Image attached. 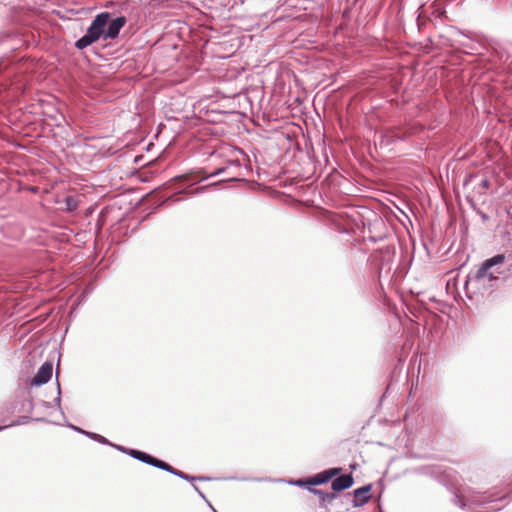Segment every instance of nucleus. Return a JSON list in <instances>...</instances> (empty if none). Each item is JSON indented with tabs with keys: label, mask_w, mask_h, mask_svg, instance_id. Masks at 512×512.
Instances as JSON below:
<instances>
[{
	"label": "nucleus",
	"mask_w": 512,
	"mask_h": 512,
	"mask_svg": "<svg viewBox=\"0 0 512 512\" xmlns=\"http://www.w3.org/2000/svg\"><path fill=\"white\" fill-rule=\"evenodd\" d=\"M369 240H370L371 242H376V241H377V240H376V238H375V237H372V236H371V237H369Z\"/></svg>",
	"instance_id": "obj_24"
},
{
	"label": "nucleus",
	"mask_w": 512,
	"mask_h": 512,
	"mask_svg": "<svg viewBox=\"0 0 512 512\" xmlns=\"http://www.w3.org/2000/svg\"><path fill=\"white\" fill-rule=\"evenodd\" d=\"M308 491L317 495L322 504L330 503L336 498V494L330 493V492H324L321 489L308 487Z\"/></svg>",
	"instance_id": "obj_11"
},
{
	"label": "nucleus",
	"mask_w": 512,
	"mask_h": 512,
	"mask_svg": "<svg viewBox=\"0 0 512 512\" xmlns=\"http://www.w3.org/2000/svg\"><path fill=\"white\" fill-rule=\"evenodd\" d=\"M52 374H53L52 363L49 361L44 362L40 366L36 375L33 377L32 381H31V385L39 387V386L46 384L51 379Z\"/></svg>",
	"instance_id": "obj_5"
},
{
	"label": "nucleus",
	"mask_w": 512,
	"mask_h": 512,
	"mask_svg": "<svg viewBox=\"0 0 512 512\" xmlns=\"http://www.w3.org/2000/svg\"><path fill=\"white\" fill-rule=\"evenodd\" d=\"M151 466L156 467L158 469H161L163 471H166V472H168L170 474H173V475H175V476H177V477H179V478H181V479H183L185 481H189V482L196 481V476H191L189 474H186L183 471L174 468L173 466H171L167 462H165V461H163L161 459H158L156 457L153 458Z\"/></svg>",
	"instance_id": "obj_4"
},
{
	"label": "nucleus",
	"mask_w": 512,
	"mask_h": 512,
	"mask_svg": "<svg viewBox=\"0 0 512 512\" xmlns=\"http://www.w3.org/2000/svg\"><path fill=\"white\" fill-rule=\"evenodd\" d=\"M180 198L176 197V195L174 196V200L175 201H179Z\"/></svg>",
	"instance_id": "obj_26"
},
{
	"label": "nucleus",
	"mask_w": 512,
	"mask_h": 512,
	"mask_svg": "<svg viewBox=\"0 0 512 512\" xmlns=\"http://www.w3.org/2000/svg\"><path fill=\"white\" fill-rule=\"evenodd\" d=\"M205 190V187H200L198 189H196L193 193L196 194V193H200V192H203Z\"/></svg>",
	"instance_id": "obj_22"
},
{
	"label": "nucleus",
	"mask_w": 512,
	"mask_h": 512,
	"mask_svg": "<svg viewBox=\"0 0 512 512\" xmlns=\"http://www.w3.org/2000/svg\"><path fill=\"white\" fill-rule=\"evenodd\" d=\"M30 420H31V418L28 417V416H20L17 420L13 421L12 423H10L8 425L0 426V432L5 430V429H7V428L13 427V426H18V425L26 424Z\"/></svg>",
	"instance_id": "obj_13"
},
{
	"label": "nucleus",
	"mask_w": 512,
	"mask_h": 512,
	"mask_svg": "<svg viewBox=\"0 0 512 512\" xmlns=\"http://www.w3.org/2000/svg\"><path fill=\"white\" fill-rule=\"evenodd\" d=\"M496 53L500 61L506 62L512 57V47L510 45L499 46Z\"/></svg>",
	"instance_id": "obj_12"
},
{
	"label": "nucleus",
	"mask_w": 512,
	"mask_h": 512,
	"mask_svg": "<svg viewBox=\"0 0 512 512\" xmlns=\"http://www.w3.org/2000/svg\"><path fill=\"white\" fill-rule=\"evenodd\" d=\"M86 436L100 444L112 445V442H110L107 438H105L104 436H102L100 434H97L94 432H89V433H86Z\"/></svg>",
	"instance_id": "obj_14"
},
{
	"label": "nucleus",
	"mask_w": 512,
	"mask_h": 512,
	"mask_svg": "<svg viewBox=\"0 0 512 512\" xmlns=\"http://www.w3.org/2000/svg\"><path fill=\"white\" fill-rule=\"evenodd\" d=\"M226 169H227L226 167H220V168L215 169L211 173L205 174V175H203L201 177L184 174V175L178 176L176 179L180 180V181H191V185H193V184L198 183V182H200L202 180H205L207 178L221 175V174H223L226 171Z\"/></svg>",
	"instance_id": "obj_10"
},
{
	"label": "nucleus",
	"mask_w": 512,
	"mask_h": 512,
	"mask_svg": "<svg viewBox=\"0 0 512 512\" xmlns=\"http://www.w3.org/2000/svg\"><path fill=\"white\" fill-rule=\"evenodd\" d=\"M455 34L459 36H463L466 39L465 40H456L460 46L463 48L469 50V53L471 54H480L481 50L483 49V45L476 40L475 34L472 32H463L460 29H455Z\"/></svg>",
	"instance_id": "obj_3"
},
{
	"label": "nucleus",
	"mask_w": 512,
	"mask_h": 512,
	"mask_svg": "<svg viewBox=\"0 0 512 512\" xmlns=\"http://www.w3.org/2000/svg\"><path fill=\"white\" fill-rule=\"evenodd\" d=\"M354 483V479L351 474H344L336 477L332 481V489L335 492H341L350 488Z\"/></svg>",
	"instance_id": "obj_9"
},
{
	"label": "nucleus",
	"mask_w": 512,
	"mask_h": 512,
	"mask_svg": "<svg viewBox=\"0 0 512 512\" xmlns=\"http://www.w3.org/2000/svg\"><path fill=\"white\" fill-rule=\"evenodd\" d=\"M70 201H71V199H70V198H68V199H67L68 206H70Z\"/></svg>",
	"instance_id": "obj_27"
},
{
	"label": "nucleus",
	"mask_w": 512,
	"mask_h": 512,
	"mask_svg": "<svg viewBox=\"0 0 512 512\" xmlns=\"http://www.w3.org/2000/svg\"><path fill=\"white\" fill-rule=\"evenodd\" d=\"M210 479H211L210 477H206V476H196V481H208Z\"/></svg>",
	"instance_id": "obj_20"
},
{
	"label": "nucleus",
	"mask_w": 512,
	"mask_h": 512,
	"mask_svg": "<svg viewBox=\"0 0 512 512\" xmlns=\"http://www.w3.org/2000/svg\"><path fill=\"white\" fill-rule=\"evenodd\" d=\"M193 488L198 494L202 492L197 485H193Z\"/></svg>",
	"instance_id": "obj_23"
},
{
	"label": "nucleus",
	"mask_w": 512,
	"mask_h": 512,
	"mask_svg": "<svg viewBox=\"0 0 512 512\" xmlns=\"http://www.w3.org/2000/svg\"><path fill=\"white\" fill-rule=\"evenodd\" d=\"M110 18L111 14L109 12L97 14L87 28L86 33L75 42V47L83 50L100 38L104 40L117 38L127 22L126 17L119 16L112 20Z\"/></svg>",
	"instance_id": "obj_1"
},
{
	"label": "nucleus",
	"mask_w": 512,
	"mask_h": 512,
	"mask_svg": "<svg viewBox=\"0 0 512 512\" xmlns=\"http://www.w3.org/2000/svg\"><path fill=\"white\" fill-rule=\"evenodd\" d=\"M341 468H329L312 477H309V485L316 486L327 483L330 479L337 476Z\"/></svg>",
	"instance_id": "obj_7"
},
{
	"label": "nucleus",
	"mask_w": 512,
	"mask_h": 512,
	"mask_svg": "<svg viewBox=\"0 0 512 512\" xmlns=\"http://www.w3.org/2000/svg\"><path fill=\"white\" fill-rule=\"evenodd\" d=\"M207 504L208 506L213 510V512H217V510L212 506V504L208 501V499L206 498V496L204 495L203 492H201L200 494H198Z\"/></svg>",
	"instance_id": "obj_19"
},
{
	"label": "nucleus",
	"mask_w": 512,
	"mask_h": 512,
	"mask_svg": "<svg viewBox=\"0 0 512 512\" xmlns=\"http://www.w3.org/2000/svg\"><path fill=\"white\" fill-rule=\"evenodd\" d=\"M290 484L298 486V487L306 486V485H309V478L297 479V480L291 481Z\"/></svg>",
	"instance_id": "obj_15"
},
{
	"label": "nucleus",
	"mask_w": 512,
	"mask_h": 512,
	"mask_svg": "<svg viewBox=\"0 0 512 512\" xmlns=\"http://www.w3.org/2000/svg\"><path fill=\"white\" fill-rule=\"evenodd\" d=\"M482 218H483L484 220H486V219H488V216H487L486 214H483V215H482Z\"/></svg>",
	"instance_id": "obj_25"
},
{
	"label": "nucleus",
	"mask_w": 512,
	"mask_h": 512,
	"mask_svg": "<svg viewBox=\"0 0 512 512\" xmlns=\"http://www.w3.org/2000/svg\"><path fill=\"white\" fill-rule=\"evenodd\" d=\"M489 187H490V181L487 178L481 180V182L479 184V188L488 189Z\"/></svg>",
	"instance_id": "obj_17"
},
{
	"label": "nucleus",
	"mask_w": 512,
	"mask_h": 512,
	"mask_svg": "<svg viewBox=\"0 0 512 512\" xmlns=\"http://www.w3.org/2000/svg\"><path fill=\"white\" fill-rule=\"evenodd\" d=\"M371 490V485H365L360 488H357L353 491L354 499L353 506L360 507L368 503L370 499L369 492Z\"/></svg>",
	"instance_id": "obj_8"
},
{
	"label": "nucleus",
	"mask_w": 512,
	"mask_h": 512,
	"mask_svg": "<svg viewBox=\"0 0 512 512\" xmlns=\"http://www.w3.org/2000/svg\"><path fill=\"white\" fill-rule=\"evenodd\" d=\"M504 261L505 256L503 254H497L485 260L475 272H470L468 274L465 286L473 282L485 285L486 281L489 283L497 281L499 277L496 274L503 273L497 268V266L503 264Z\"/></svg>",
	"instance_id": "obj_2"
},
{
	"label": "nucleus",
	"mask_w": 512,
	"mask_h": 512,
	"mask_svg": "<svg viewBox=\"0 0 512 512\" xmlns=\"http://www.w3.org/2000/svg\"><path fill=\"white\" fill-rule=\"evenodd\" d=\"M55 403L59 409H61V387L59 382H57V397L55 398Z\"/></svg>",
	"instance_id": "obj_16"
},
{
	"label": "nucleus",
	"mask_w": 512,
	"mask_h": 512,
	"mask_svg": "<svg viewBox=\"0 0 512 512\" xmlns=\"http://www.w3.org/2000/svg\"><path fill=\"white\" fill-rule=\"evenodd\" d=\"M472 178H473V175H468L466 177V179L464 180V185H467L469 183V181H471Z\"/></svg>",
	"instance_id": "obj_21"
},
{
	"label": "nucleus",
	"mask_w": 512,
	"mask_h": 512,
	"mask_svg": "<svg viewBox=\"0 0 512 512\" xmlns=\"http://www.w3.org/2000/svg\"><path fill=\"white\" fill-rule=\"evenodd\" d=\"M69 427L72 428L73 430L77 431L80 434L86 435V433H89V431L83 430L82 428L74 426L72 424H69Z\"/></svg>",
	"instance_id": "obj_18"
},
{
	"label": "nucleus",
	"mask_w": 512,
	"mask_h": 512,
	"mask_svg": "<svg viewBox=\"0 0 512 512\" xmlns=\"http://www.w3.org/2000/svg\"><path fill=\"white\" fill-rule=\"evenodd\" d=\"M111 447L115 448L116 450L124 453V454H127L129 455L130 457L138 460V461H141L145 464H148V465H151L152 461H153V458L154 456L144 452V451H141V450H137V449H132V448H127V447H124V446H121V445H117V444H114L112 443V445H110Z\"/></svg>",
	"instance_id": "obj_6"
}]
</instances>
